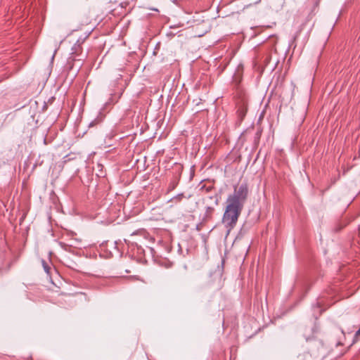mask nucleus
<instances>
[{
  "label": "nucleus",
  "mask_w": 360,
  "mask_h": 360,
  "mask_svg": "<svg viewBox=\"0 0 360 360\" xmlns=\"http://www.w3.org/2000/svg\"><path fill=\"white\" fill-rule=\"evenodd\" d=\"M243 209L238 206L226 203L221 222L227 231V234L236 226Z\"/></svg>",
  "instance_id": "1"
},
{
  "label": "nucleus",
  "mask_w": 360,
  "mask_h": 360,
  "mask_svg": "<svg viewBox=\"0 0 360 360\" xmlns=\"http://www.w3.org/2000/svg\"><path fill=\"white\" fill-rule=\"evenodd\" d=\"M249 195V187L247 182H243L239 185L234 186L233 193L230 194L226 203H230L243 208Z\"/></svg>",
  "instance_id": "2"
},
{
  "label": "nucleus",
  "mask_w": 360,
  "mask_h": 360,
  "mask_svg": "<svg viewBox=\"0 0 360 360\" xmlns=\"http://www.w3.org/2000/svg\"><path fill=\"white\" fill-rule=\"evenodd\" d=\"M204 24H195L191 27L192 31L193 32V36L195 37H201L204 36L208 31V27H204L201 29V26Z\"/></svg>",
  "instance_id": "3"
},
{
  "label": "nucleus",
  "mask_w": 360,
  "mask_h": 360,
  "mask_svg": "<svg viewBox=\"0 0 360 360\" xmlns=\"http://www.w3.org/2000/svg\"><path fill=\"white\" fill-rule=\"evenodd\" d=\"M71 51H71L70 54L73 56V60H75L74 56H77V55H79V53L82 52V46H81L80 39H78L77 41V42L73 45Z\"/></svg>",
  "instance_id": "4"
},
{
  "label": "nucleus",
  "mask_w": 360,
  "mask_h": 360,
  "mask_svg": "<svg viewBox=\"0 0 360 360\" xmlns=\"http://www.w3.org/2000/svg\"><path fill=\"white\" fill-rule=\"evenodd\" d=\"M214 212V208L211 206L206 207L205 214L203 217V220L208 221L210 220L212 217V214Z\"/></svg>",
  "instance_id": "5"
},
{
  "label": "nucleus",
  "mask_w": 360,
  "mask_h": 360,
  "mask_svg": "<svg viewBox=\"0 0 360 360\" xmlns=\"http://www.w3.org/2000/svg\"><path fill=\"white\" fill-rule=\"evenodd\" d=\"M247 112V107L245 105H241L237 110V115L240 121H242L245 117Z\"/></svg>",
  "instance_id": "6"
},
{
  "label": "nucleus",
  "mask_w": 360,
  "mask_h": 360,
  "mask_svg": "<svg viewBox=\"0 0 360 360\" xmlns=\"http://www.w3.org/2000/svg\"><path fill=\"white\" fill-rule=\"evenodd\" d=\"M320 0H309L308 5L311 8V12L314 13L315 10L319 7Z\"/></svg>",
  "instance_id": "7"
},
{
  "label": "nucleus",
  "mask_w": 360,
  "mask_h": 360,
  "mask_svg": "<svg viewBox=\"0 0 360 360\" xmlns=\"http://www.w3.org/2000/svg\"><path fill=\"white\" fill-rule=\"evenodd\" d=\"M298 358L300 360H313L311 355L308 352L300 354Z\"/></svg>",
  "instance_id": "8"
},
{
  "label": "nucleus",
  "mask_w": 360,
  "mask_h": 360,
  "mask_svg": "<svg viewBox=\"0 0 360 360\" xmlns=\"http://www.w3.org/2000/svg\"><path fill=\"white\" fill-rule=\"evenodd\" d=\"M41 264L44 271L47 274H49L51 271V266H49V264L44 259L41 260Z\"/></svg>",
  "instance_id": "9"
},
{
  "label": "nucleus",
  "mask_w": 360,
  "mask_h": 360,
  "mask_svg": "<svg viewBox=\"0 0 360 360\" xmlns=\"http://www.w3.org/2000/svg\"><path fill=\"white\" fill-rule=\"evenodd\" d=\"M184 197V194H183V193H181V194H179V195H177L174 196V197L172 198V200H174V201H176V202H180V201L182 200V198H183Z\"/></svg>",
  "instance_id": "10"
},
{
  "label": "nucleus",
  "mask_w": 360,
  "mask_h": 360,
  "mask_svg": "<svg viewBox=\"0 0 360 360\" xmlns=\"http://www.w3.org/2000/svg\"><path fill=\"white\" fill-rule=\"evenodd\" d=\"M101 122V120L96 118L95 119L94 121L91 122L89 123V127H94L95 126L96 124H97L98 123H99Z\"/></svg>",
  "instance_id": "11"
},
{
  "label": "nucleus",
  "mask_w": 360,
  "mask_h": 360,
  "mask_svg": "<svg viewBox=\"0 0 360 360\" xmlns=\"http://www.w3.org/2000/svg\"><path fill=\"white\" fill-rule=\"evenodd\" d=\"M181 24H174L173 25H171L170 26V28L171 29H174V28H179L181 27Z\"/></svg>",
  "instance_id": "12"
},
{
  "label": "nucleus",
  "mask_w": 360,
  "mask_h": 360,
  "mask_svg": "<svg viewBox=\"0 0 360 360\" xmlns=\"http://www.w3.org/2000/svg\"><path fill=\"white\" fill-rule=\"evenodd\" d=\"M218 204V198L215 196V205Z\"/></svg>",
  "instance_id": "13"
},
{
  "label": "nucleus",
  "mask_w": 360,
  "mask_h": 360,
  "mask_svg": "<svg viewBox=\"0 0 360 360\" xmlns=\"http://www.w3.org/2000/svg\"><path fill=\"white\" fill-rule=\"evenodd\" d=\"M174 187H175V185L172 184V188H172V189H174Z\"/></svg>",
  "instance_id": "14"
},
{
  "label": "nucleus",
  "mask_w": 360,
  "mask_h": 360,
  "mask_svg": "<svg viewBox=\"0 0 360 360\" xmlns=\"http://www.w3.org/2000/svg\"><path fill=\"white\" fill-rule=\"evenodd\" d=\"M174 187H175V185L172 184V188H172V189H174Z\"/></svg>",
  "instance_id": "15"
},
{
  "label": "nucleus",
  "mask_w": 360,
  "mask_h": 360,
  "mask_svg": "<svg viewBox=\"0 0 360 360\" xmlns=\"http://www.w3.org/2000/svg\"><path fill=\"white\" fill-rule=\"evenodd\" d=\"M89 34H90V32H89L87 35H86V37H84V39H85V38H86V37H88V36H89Z\"/></svg>",
  "instance_id": "16"
}]
</instances>
